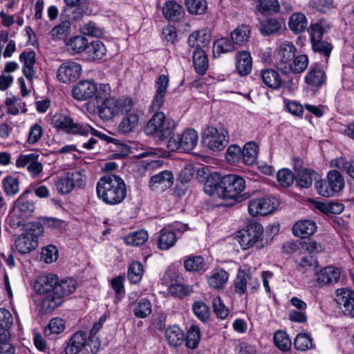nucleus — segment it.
Instances as JSON below:
<instances>
[{
	"mask_svg": "<svg viewBox=\"0 0 354 354\" xmlns=\"http://www.w3.org/2000/svg\"><path fill=\"white\" fill-rule=\"evenodd\" d=\"M97 196L108 205L121 203L127 196V187L122 178L113 174L102 177L97 183Z\"/></svg>",
	"mask_w": 354,
	"mask_h": 354,
	"instance_id": "f257e3e1",
	"label": "nucleus"
},
{
	"mask_svg": "<svg viewBox=\"0 0 354 354\" xmlns=\"http://www.w3.org/2000/svg\"><path fill=\"white\" fill-rule=\"evenodd\" d=\"M176 127V122L171 119H167L163 112L156 113L149 120L145 127V133L152 136L160 141L171 137Z\"/></svg>",
	"mask_w": 354,
	"mask_h": 354,
	"instance_id": "f03ea898",
	"label": "nucleus"
},
{
	"mask_svg": "<svg viewBox=\"0 0 354 354\" xmlns=\"http://www.w3.org/2000/svg\"><path fill=\"white\" fill-rule=\"evenodd\" d=\"M76 281L71 278L59 281L54 288V295L50 297H44L41 301V308L46 313H51L63 302V298L74 292L76 290Z\"/></svg>",
	"mask_w": 354,
	"mask_h": 354,
	"instance_id": "7ed1b4c3",
	"label": "nucleus"
},
{
	"mask_svg": "<svg viewBox=\"0 0 354 354\" xmlns=\"http://www.w3.org/2000/svg\"><path fill=\"white\" fill-rule=\"evenodd\" d=\"M221 186L222 198L232 199L236 202H241L246 198L241 194L245 188L243 178L234 174L225 175L222 176Z\"/></svg>",
	"mask_w": 354,
	"mask_h": 354,
	"instance_id": "20e7f679",
	"label": "nucleus"
},
{
	"mask_svg": "<svg viewBox=\"0 0 354 354\" xmlns=\"http://www.w3.org/2000/svg\"><path fill=\"white\" fill-rule=\"evenodd\" d=\"M198 133L192 129H187L182 133L173 136L167 142V148L170 151H183L189 152L197 145Z\"/></svg>",
	"mask_w": 354,
	"mask_h": 354,
	"instance_id": "39448f33",
	"label": "nucleus"
},
{
	"mask_svg": "<svg viewBox=\"0 0 354 354\" xmlns=\"http://www.w3.org/2000/svg\"><path fill=\"white\" fill-rule=\"evenodd\" d=\"M263 226L258 223H252L239 232V243L243 250H247L257 244V248L262 246Z\"/></svg>",
	"mask_w": 354,
	"mask_h": 354,
	"instance_id": "423d86ee",
	"label": "nucleus"
},
{
	"mask_svg": "<svg viewBox=\"0 0 354 354\" xmlns=\"http://www.w3.org/2000/svg\"><path fill=\"white\" fill-rule=\"evenodd\" d=\"M202 142L214 151H221L228 142L227 132L224 128L208 127L203 131Z\"/></svg>",
	"mask_w": 354,
	"mask_h": 354,
	"instance_id": "0eeeda50",
	"label": "nucleus"
},
{
	"mask_svg": "<svg viewBox=\"0 0 354 354\" xmlns=\"http://www.w3.org/2000/svg\"><path fill=\"white\" fill-rule=\"evenodd\" d=\"M12 324V316L6 308H0V354H15V348L9 342V328Z\"/></svg>",
	"mask_w": 354,
	"mask_h": 354,
	"instance_id": "6e6552de",
	"label": "nucleus"
},
{
	"mask_svg": "<svg viewBox=\"0 0 354 354\" xmlns=\"http://www.w3.org/2000/svg\"><path fill=\"white\" fill-rule=\"evenodd\" d=\"M248 212L253 216H266L272 213L279 206L278 200L273 196L252 198L248 202Z\"/></svg>",
	"mask_w": 354,
	"mask_h": 354,
	"instance_id": "1a4fd4ad",
	"label": "nucleus"
},
{
	"mask_svg": "<svg viewBox=\"0 0 354 354\" xmlns=\"http://www.w3.org/2000/svg\"><path fill=\"white\" fill-rule=\"evenodd\" d=\"M233 285L234 292L241 296L247 293L248 287L250 293L255 292L259 287V282L249 271L239 270Z\"/></svg>",
	"mask_w": 354,
	"mask_h": 354,
	"instance_id": "9d476101",
	"label": "nucleus"
},
{
	"mask_svg": "<svg viewBox=\"0 0 354 354\" xmlns=\"http://www.w3.org/2000/svg\"><path fill=\"white\" fill-rule=\"evenodd\" d=\"M84 176L81 171L68 172L65 176L58 178L55 183L57 192L62 194L71 193L76 187L84 185Z\"/></svg>",
	"mask_w": 354,
	"mask_h": 354,
	"instance_id": "9b49d317",
	"label": "nucleus"
},
{
	"mask_svg": "<svg viewBox=\"0 0 354 354\" xmlns=\"http://www.w3.org/2000/svg\"><path fill=\"white\" fill-rule=\"evenodd\" d=\"M296 52L295 46L289 41L281 44L278 48L277 66L279 70L284 73H288L290 64L295 58Z\"/></svg>",
	"mask_w": 354,
	"mask_h": 354,
	"instance_id": "f8f14e48",
	"label": "nucleus"
},
{
	"mask_svg": "<svg viewBox=\"0 0 354 354\" xmlns=\"http://www.w3.org/2000/svg\"><path fill=\"white\" fill-rule=\"evenodd\" d=\"M54 124L57 129H62L67 133H77L82 136H88L90 126L75 123L73 120L67 116L59 115L54 120Z\"/></svg>",
	"mask_w": 354,
	"mask_h": 354,
	"instance_id": "ddd939ff",
	"label": "nucleus"
},
{
	"mask_svg": "<svg viewBox=\"0 0 354 354\" xmlns=\"http://www.w3.org/2000/svg\"><path fill=\"white\" fill-rule=\"evenodd\" d=\"M97 93V84L93 80H82L73 88V97L79 101L86 100L93 97Z\"/></svg>",
	"mask_w": 354,
	"mask_h": 354,
	"instance_id": "4468645a",
	"label": "nucleus"
},
{
	"mask_svg": "<svg viewBox=\"0 0 354 354\" xmlns=\"http://www.w3.org/2000/svg\"><path fill=\"white\" fill-rule=\"evenodd\" d=\"M81 71L80 64L74 62H67L59 67L57 77L64 83L75 82L80 77Z\"/></svg>",
	"mask_w": 354,
	"mask_h": 354,
	"instance_id": "2eb2a0df",
	"label": "nucleus"
},
{
	"mask_svg": "<svg viewBox=\"0 0 354 354\" xmlns=\"http://www.w3.org/2000/svg\"><path fill=\"white\" fill-rule=\"evenodd\" d=\"M57 278L53 274L39 276L34 285L35 291L40 295H46L45 297H52L57 286Z\"/></svg>",
	"mask_w": 354,
	"mask_h": 354,
	"instance_id": "dca6fc26",
	"label": "nucleus"
},
{
	"mask_svg": "<svg viewBox=\"0 0 354 354\" xmlns=\"http://www.w3.org/2000/svg\"><path fill=\"white\" fill-rule=\"evenodd\" d=\"M337 303L343 306L345 315L354 317V291L347 288H339L336 290Z\"/></svg>",
	"mask_w": 354,
	"mask_h": 354,
	"instance_id": "f3484780",
	"label": "nucleus"
},
{
	"mask_svg": "<svg viewBox=\"0 0 354 354\" xmlns=\"http://www.w3.org/2000/svg\"><path fill=\"white\" fill-rule=\"evenodd\" d=\"M39 155L37 153H30L26 155H20L16 161L17 167H27L28 171L33 177L38 176L43 169V166L38 161Z\"/></svg>",
	"mask_w": 354,
	"mask_h": 354,
	"instance_id": "a211bd4d",
	"label": "nucleus"
},
{
	"mask_svg": "<svg viewBox=\"0 0 354 354\" xmlns=\"http://www.w3.org/2000/svg\"><path fill=\"white\" fill-rule=\"evenodd\" d=\"M169 77L165 75H160L155 84L156 94L150 106L154 111L159 110L165 102V96L169 86Z\"/></svg>",
	"mask_w": 354,
	"mask_h": 354,
	"instance_id": "6ab92c4d",
	"label": "nucleus"
},
{
	"mask_svg": "<svg viewBox=\"0 0 354 354\" xmlns=\"http://www.w3.org/2000/svg\"><path fill=\"white\" fill-rule=\"evenodd\" d=\"M174 183L171 171L165 170L151 177L149 186L153 191H164L171 187Z\"/></svg>",
	"mask_w": 354,
	"mask_h": 354,
	"instance_id": "aec40b11",
	"label": "nucleus"
},
{
	"mask_svg": "<svg viewBox=\"0 0 354 354\" xmlns=\"http://www.w3.org/2000/svg\"><path fill=\"white\" fill-rule=\"evenodd\" d=\"M329 189L322 190V196L332 197L335 194L339 192L344 187V179L342 174L337 170L328 172L327 176Z\"/></svg>",
	"mask_w": 354,
	"mask_h": 354,
	"instance_id": "412c9836",
	"label": "nucleus"
},
{
	"mask_svg": "<svg viewBox=\"0 0 354 354\" xmlns=\"http://www.w3.org/2000/svg\"><path fill=\"white\" fill-rule=\"evenodd\" d=\"M340 274V270L337 268L328 266L315 273V281L319 286L332 285L338 282Z\"/></svg>",
	"mask_w": 354,
	"mask_h": 354,
	"instance_id": "4be33fe9",
	"label": "nucleus"
},
{
	"mask_svg": "<svg viewBox=\"0 0 354 354\" xmlns=\"http://www.w3.org/2000/svg\"><path fill=\"white\" fill-rule=\"evenodd\" d=\"M98 106L99 116L104 120H109L119 113V100L115 97H105Z\"/></svg>",
	"mask_w": 354,
	"mask_h": 354,
	"instance_id": "5701e85b",
	"label": "nucleus"
},
{
	"mask_svg": "<svg viewBox=\"0 0 354 354\" xmlns=\"http://www.w3.org/2000/svg\"><path fill=\"white\" fill-rule=\"evenodd\" d=\"M90 346L86 333L84 331L76 332L69 339L66 348V354H77L84 347Z\"/></svg>",
	"mask_w": 354,
	"mask_h": 354,
	"instance_id": "b1692460",
	"label": "nucleus"
},
{
	"mask_svg": "<svg viewBox=\"0 0 354 354\" xmlns=\"http://www.w3.org/2000/svg\"><path fill=\"white\" fill-rule=\"evenodd\" d=\"M139 120V115L135 111L131 113L124 115L118 127V132L124 136L129 135L138 127Z\"/></svg>",
	"mask_w": 354,
	"mask_h": 354,
	"instance_id": "393cba45",
	"label": "nucleus"
},
{
	"mask_svg": "<svg viewBox=\"0 0 354 354\" xmlns=\"http://www.w3.org/2000/svg\"><path fill=\"white\" fill-rule=\"evenodd\" d=\"M17 250L21 254H28L38 246V240L30 233L20 234L15 241Z\"/></svg>",
	"mask_w": 354,
	"mask_h": 354,
	"instance_id": "a878e982",
	"label": "nucleus"
},
{
	"mask_svg": "<svg viewBox=\"0 0 354 354\" xmlns=\"http://www.w3.org/2000/svg\"><path fill=\"white\" fill-rule=\"evenodd\" d=\"M317 230V224L313 220H301L295 223L292 228L293 234L301 239L313 235Z\"/></svg>",
	"mask_w": 354,
	"mask_h": 354,
	"instance_id": "bb28decb",
	"label": "nucleus"
},
{
	"mask_svg": "<svg viewBox=\"0 0 354 354\" xmlns=\"http://www.w3.org/2000/svg\"><path fill=\"white\" fill-rule=\"evenodd\" d=\"M229 279V273L224 269H214L207 278L208 285L214 290L223 289Z\"/></svg>",
	"mask_w": 354,
	"mask_h": 354,
	"instance_id": "cd10ccee",
	"label": "nucleus"
},
{
	"mask_svg": "<svg viewBox=\"0 0 354 354\" xmlns=\"http://www.w3.org/2000/svg\"><path fill=\"white\" fill-rule=\"evenodd\" d=\"M221 180L222 177L217 173L209 176L204 183V192L209 196L222 198Z\"/></svg>",
	"mask_w": 354,
	"mask_h": 354,
	"instance_id": "c85d7f7f",
	"label": "nucleus"
},
{
	"mask_svg": "<svg viewBox=\"0 0 354 354\" xmlns=\"http://www.w3.org/2000/svg\"><path fill=\"white\" fill-rule=\"evenodd\" d=\"M19 60L23 63V73L28 80L35 76L34 66L35 64V53L33 50L23 52L19 55Z\"/></svg>",
	"mask_w": 354,
	"mask_h": 354,
	"instance_id": "c756f323",
	"label": "nucleus"
},
{
	"mask_svg": "<svg viewBox=\"0 0 354 354\" xmlns=\"http://www.w3.org/2000/svg\"><path fill=\"white\" fill-rule=\"evenodd\" d=\"M319 178V175L315 171L303 169L297 171L295 180L297 185L300 187L308 188L312 185L313 181L316 183Z\"/></svg>",
	"mask_w": 354,
	"mask_h": 354,
	"instance_id": "7c9ffc66",
	"label": "nucleus"
},
{
	"mask_svg": "<svg viewBox=\"0 0 354 354\" xmlns=\"http://www.w3.org/2000/svg\"><path fill=\"white\" fill-rule=\"evenodd\" d=\"M13 210L18 216L27 219L34 213L35 205L26 198L19 196L15 202Z\"/></svg>",
	"mask_w": 354,
	"mask_h": 354,
	"instance_id": "2f4dec72",
	"label": "nucleus"
},
{
	"mask_svg": "<svg viewBox=\"0 0 354 354\" xmlns=\"http://www.w3.org/2000/svg\"><path fill=\"white\" fill-rule=\"evenodd\" d=\"M285 26L281 19L268 18L265 21H261L259 29L263 35L267 36L278 32Z\"/></svg>",
	"mask_w": 354,
	"mask_h": 354,
	"instance_id": "473e14b6",
	"label": "nucleus"
},
{
	"mask_svg": "<svg viewBox=\"0 0 354 354\" xmlns=\"http://www.w3.org/2000/svg\"><path fill=\"white\" fill-rule=\"evenodd\" d=\"M236 68L241 75H246L251 72L252 60L247 51H241L236 56Z\"/></svg>",
	"mask_w": 354,
	"mask_h": 354,
	"instance_id": "72a5a7b5",
	"label": "nucleus"
},
{
	"mask_svg": "<svg viewBox=\"0 0 354 354\" xmlns=\"http://www.w3.org/2000/svg\"><path fill=\"white\" fill-rule=\"evenodd\" d=\"M162 13L167 19L172 21H178L182 17L183 8L176 1H168L162 7Z\"/></svg>",
	"mask_w": 354,
	"mask_h": 354,
	"instance_id": "f704fd0d",
	"label": "nucleus"
},
{
	"mask_svg": "<svg viewBox=\"0 0 354 354\" xmlns=\"http://www.w3.org/2000/svg\"><path fill=\"white\" fill-rule=\"evenodd\" d=\"M251 30L249 26L241 25L231 32L232 41L237 46H244L250 37Z\"/></svg>",
	"mask_w": 354,
	"mask_h": 354,
	"instance_id": "c9c22d12",
	"label": "nucleus"
},
{
	"mask_svg": "<svg viewBox=\"0 0 354 354\" xmlns=\"http://www.w3.org/2000/svg\"><path fill=\"white\" fill-rule=\"evenodd\" d=\"M106 53V48L100 40H96L88 43L86 48L85 54L87 55L86 59L88 60H95L102 58Z\"/></svg>",
	"mask_w": 354,
	"mask_h": 354,
	"instance_id": "e433bc0d",
	"label": "nucleus"
},
{
	"mask_svg": "<svg viewBox=\"0 0 354 354\" xmlns=\"http://www.w3.org/2000/svg\"><path fill=\"white\" fill-rule=\"evenodd\" d=\"M193 65L196 73L204 75L209 66V62L204 50H194L193 53Z\"/></svg>",
	"mask_w": 354,
	"mask_h": 354,
	"instance_id": "4c0bfd02",
	"label": "nucleus"
},
{
	"mask_svg": "<svg viewBox=\"0 0 354 354\" xmlns=\"http://www.w3.org/2000/svg\"><path fill=\"white\" fill-rule=\"evenodd\" d=\"M326 80L324 71L318 66H311L306 75V82L313 86H322Z\"/></svg>",
	"mask_w": 354,
	"mask_h": 354,
	"instance_id": "58836bf2",
	"label": "nucleus"
},
{
	"mask_svg": "<svg viewBox=\"0 0 354 354\" xmlns=\"http://www.w3.org/2000/svg\"><path fill=\"white\" fill-rule=\"evenodd\" d=\"M289 28L295 33L304 32L308 26V21L306 16L300 12L293 13L289 19Z\"/></svg>",
	"mask_w": 354,
	"mask_h": 354,
	"instance_id": "ea45409f",
	"label": "nucleus"
},
{
	"mask_svg": "<svg viewBox=\"0 0 354 354\" xmlns=\"http://www.w3.org/2000/svg\"><path fill=\"white\" fill-rule=\"evenodd\" d=\"M88 39L82 35L71 37L66 43L67 50L72 55L86 52Z\"/></svg>",
	"mask_w": 354,
	"mask_h": 354,
	"instance_id": "a19ab883",
	"label": "nucleus"
},
{
	"mask_svg": "<svg viewBox=\"0 0 354 354\" xmlns=\"http://www.w3.org/2000/svg\"><path fill=\"white\" fill-rule=\"evenodd\" d=\"M165 337L168 343L173 346H180L185 340L183 331L176 326H169L166 329Z\"/></svg>",
	"mask_w": 354,
	"mask_h": 354,
	"instance_id": "79ce46f5",
	"label": "nucleus"
},
{
	"mask_svg": "<svg viewBox=\"0 0 354 354\" xmlns=\"http://www.w3.org/2000/svg\"><path fill=\"white\" fill-rule=\"evenodd\" d=\"M258 156V146L254 142H247L242 149L241 160L245 165H253L257 158Z\"/></svg>",
	"mask_w": 354,
	"mask_h": 354,
	"instance_id": "37998d69",
	"label": "nucleus"
},
{
	"mask_svg": "<svg viewBox=\"0 0 354 354\" xmlns=\"http://www.w3.org/2000/svg\"><path fill=\"white\" fill-rule=\"evenodd\" d=\"M261 79L268 86L277 89L282 85V80L279 74L272 69H266L261 73Z\"/></svg>",
	"mask_w": 354,
	"mask_h": 354,
	"instance_id": "c03bdc74",
	"label": "nucleus"
},
{
	"mask_svg": "<svg viewBox=\"0 0 354 354\" xmlns=\"http://www.w3.org/2000/svg\"><path fill=\"white\" fill-rule=\"evenodd\" d=\"M176 236L173 231H166L164 229L160 232L158 241V248L162 250H168L176 242Z\"/></svg>",
	"mask_w": 354,
	"mask_h": 354,
	"instance_id": "a18cd8bd",
	"label": "nucleus"
},
{
	"mask_svg": "<svg viewBox=\"0 0 354 354\" xmlns=\"http://www.w3.org/2000/svg\"><path fill=\"white\" fill-rule=\"evenodd\" d=\"M152 312L151 304L146 298H141L138 300L136 306L133 310V314L136 317L144 319L151 315Z\"/></svg>",
	"mask_w": 354,
	"mask_h": 354,
	"instance_id": "49530a36",
	"label": "nucleus"
},
{
	"mask_svg": "<svg viewBox=\"0 0 354 354\" xmlns=\"http://www.w3.org/2000/svg\"><path fill=\"white\" fill-rule=\"evenodd\" d=\"M185 5L187 11L194 15H203L207 9L206 0H185Z\"/></svg>",
	"mask_w": 354,
	"mask_h": 354,
	"instance_id": "de8ad7c7",
	"label": "nucleus"
},
{
	"mask_svg": "<svg viewBox=\"0 0 354 354\" xmlns=\"http://www.w3.org/2000/svg\"><path fill=\"white\" fill-rule=\"evenodd\" d=\"M295 347L298 351H305L314 347L313 338L306 333H299L295 339Z\"/></svg>",
	"mask_w": 354,
	"mask_h": 354,
	"instance_id": "09e8293b",
	"label": "nucleus"
},
{
	"mask_svg": "<svg viewBox=\"0 0 354 354\" xmlns=\"http://www.w3.org/2000/svg\"><path fill=\"white\" fill-rule=\"evenodd\" d=\"M2 186L8 196H14L19 191V179L12 176H7L2 181Z\"/></svg>",
	"mask_w": 354,
	"mask_h": 354,
	"instance_id": "8fccbe9b",
	"label": "nucleus"
},
{
	"mask_svg": "<svg viewBox=\"0 0 354 354\" xmlns=\"http://www.w3.org/2000/svg\"><path fill=\"white\" fill-rule=\"evenodd\" d=\"M331 165L354 179V161L340 157L332 160Z\"/></svg>",
	"mask_w": 354,
	"mask_h": 354,
	"instance_id": "3c124183",
	"label": "nucleus"
},
{
	"mask_svg": "<svg viewBox=\"0 0 354 354\" xmlns=\"http://www.w3.org/2000/svg\"><path fill=\"white\" fill-rule=\"evenodd\" d=\"M81 32L84 35L100 37L104 33L103 28L93 21H88L80 27Z\"/></svg>",
	"mask_w": 354,
	"mask_h": 354,
	"instance_id": "603ef678",
	"label": "nucleus"
},
{
	"mask_svg": "<svg viewBox=\"0 0 354 354\" xmlns=\"http://www.w3.org/2000/svg\"><path fill=\"white\" fill-rule=\"evenodd\" d=\"M148 239V233L142 230L129 234L125 238V243L131 246H139L145 243Z\"/></svg>",
	"mask_w": 354,
	"mask_h": 354,
	"instance_id": "864d4df0",
	"label": "nucleus"
},
{
	"mask_svg": "<svg viewBox=\"0 0 354 354\" xmlns=\"http://www.w3.org/2000/svg\"><path fill=\"white\" fill-rule=\"evenodd\" d=\"M273 341L274 345L283 351H287L291 348V341L284 331H277L274 335Z\"/></svg>",
	"mask_w": 354,
	"mask_h": 354,
	"instance_id": "5fc2aeb1",
	"label": "nucleus"
},
{
	"mask_svg": "<svg viewBox=\"0 0 354 354\" xmlns=\"http://www.w3.org/2000/svg\"><path fill=\"white\" fill-rule=\"evenodd\" d=\"M201 339V332L198 326L192 325L187 330L186 345L191 349L196 348Z\"/></svg>",
	"mask_w": 354,
	"mask_h": 354,
	"instance_id": "6e6d98bb",
	"label": "nucleus"
},
{
	"mask_svg": "<svg viewBox=\"0 0 354 354\" xmlns=\"http://www.w3.org/2000/svg\"><path fill=\"white\" fill-rule=\"evenodd\" d=\"M205 263L201 256L189 257L184 262L185 268L190 272H199L204 270Z\"/></svg>",
	"mask_w": 354,
	"mask_h": 354,
	"instance_id": "4d7b16f0",
	"label": "nucleus"
},
{
	"mask_svg": "<svg viewBox=\"0 0 354 354\" xmlns=\"http://www.w3.org/2000/svg\"><path fill=\"white\" fill-rule=\"evenodd\" d=\"M235 44L226 37L217 39L214 44V53H225L235 50Z\"/></svg>",
	"mask_w": 354,
	"mask_h": 354,
	"instance_id": "13d9d810",
	"label": "nucleus"
},
{
	"mask_svg": "<svg viewBox=\"0 0 354 354\" xmlns=\"http://www.w3.org/2000/svg\"><path fill=\"white\" fill-rule=\"evenodd\" d=\"M308 64V59L306 55H299L292 59L290 64V68L289 71H292L295 73H301L306 68Z\"/></svg>",
	"mask_w": 354,
	"mask_h": 354,
	"instance_id": "bf43d9fd",
	"label": "nucleus"
},
{
	"mask_svg": "<svg viewBox=\"0 0 354 354\" xmlns=\"http://www.w3.org/2000/svg\"><path fill=\"white\" fill-rule=\"evenodd\" d=\"M71 30V23L69 21L66 20L62 21L58 25L55 26L51 30V36L53 38L61 39L66 37Z\"/></svg>",
	"mask_w": 354,
	"mask_h": 354,
	"instance_id": "052dcab7",
	"label": "nucleus"
},
{
	"mask_svg": "<svg viewBox=\"0 0 354 354\" xmlns=\"http://www.w3.org/2000/svg\"><path fill=\"white\" fill-rule=\"evenodd\" d=\"M277 179L281 187H288L293 183L295 176L290 170L282 169L277 172Z\"/></svg>",
	"mask_w": 354,
	"mask_h": 354,
	"instance_id": "680f3d73",
	"label": "nucleus"
},
{
	"mask_svg": "<svg viewBox=\"0 0 354 354\" xmlns=\"http://www.w3.org/2000/svg\"><path fill=\"white\" fill-rule=\"evenodd\" d=\"M143 274L142 265L139 262H133L131 264L128 270V278L131 283L139 282Z\"/></svg>",
	"mask_w": 354,
	"mask_h": 354,
	"instance_id": "e2e57ef3",
	"label": "nucleus"
},
{
	"mask_svg": "<svg viewBox=\"0 0 354 354\" xmlns=\"http://www.w3.org/2000/svg\"><path fill=\"white\" fill-rule=\"evenodd\" d=\"M65 328V322L61 318L52 319L45 328L44 333L46 335H50L53 333L59 334L62 333Z\"/></svg>",
	"mask_w": 354,
	"mask_h": 354,
	"instance_id": "0e129e2a",
	"label": "nucleus"
},
{
	"mask_svg": "<svg viewBox=\"0 0 354 354\" xmlns=\"http://www.w3.org/2000/svg\"><path fill=\"white\" fill-rule=\"evenodd\" d=\"M192 310L194 315L202 322H205L209 318V308L204 302H194L192 306Z\"/></svg>",
	"mask_w": 354,
	"mask_h": 354,
	"instance_id": "69168bd1",
	"label": "nucleus"
},
{
	"mask_svg": "<svg viewBox=\"0 0 354 354\" xmlns=\"http://www.w3.org/2000/svg\"><path fill=\"white\" fill-rule=\"evenodd\" d=\"M318 266L317 261L313 257H302L297 265V270L305 273L311 270H315Z\"/></svg>",
	"mask_w": 354,
	"mask_h": 354,
	"instance_id": "338daca9",
	"label": "nucleus"
},
{
	"mask_svg": "<svg viewBox=\"0 0 354 354\" xmlns=\"http://www.w3.org/2000/svg\"><path fill=\"white\" fill-rule=\"evenodd\" d=\"M58 250L53 245H48L42 249L41 259L46 263H50L57 260Z\"/></svg>",
	"mask_w": 354,
	"mask_h": 354,
	"instance_id": "774afa93",
	"label": "nucleus"
}]
</instances>
